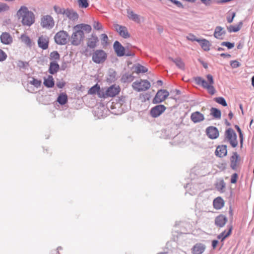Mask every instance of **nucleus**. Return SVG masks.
Wrapping results in <instances>:
<instances>
[{"label": "nucleus", "instance_id": "f257e3e1", "mask_svg": "<svg viewBox=\"0 0 254 254\" xmlns=\"http://www.w3.org/2000/svg\"><path fill=\"white\" fill-rule=\"evenodd\" d=\"M17 16L23 25L30 26L35 22V15L33 12L29 11L25 6H22L17 11Z\"/></svg>", "mask_w": 254, "mask_h": 254}, {"label": "nucleus", "instance_id": "f03ea898", "mask_svg": "<svg viewBox=\"0 0 254 254\" xmlns=\"http://www.w3.org/2000/svg\"><path fill=\"white\" fill-rule=\"evenodd\" d=\"M206 77L207 81L201 77H195L194 80L196 84L201 85L206 89L209 94L213 95L215 93V89L213 86L214 83L213 77L211 74H208Z\"/></svg>", "mask_w": 254, "mask_h": 254}, {"label": "nucleus", "instance_id": "7ed1b4c3", "mask_svg": "<svg viewBox=\"0 0 254 254\" xmlns=\"http://www.w3.org/2000/svg\"><path fill=\"white\" fill-rule=\"evenodd\" d=\"M79 26H74L73 32L69 39L71 44L78 46L81 44L84 38V34L82 30H80Z\"/></svg>", "mask_w": 254, "mask_h": 254}, {"label": "nucleus", "instance_id": "20e7f679", "mask_svg": "<svg viewBox=\"0 0 254 254\" xmlns=\"http://www.w3.org/2000/svg\"><path fill=\"white\" fill-rule=\"evenodd\" d=\"M151 86L150 83L146 79H138L132 84V88L137 92L145 91Z\"/></svg>", "mask_w": 254, "mask_h": 254}, {"label": "nucleus", "instance_id": "39448f33", "mask_svg": "<svg viewBox=\"0 0 254 254\" xmlns=\"http://www.w3.org/2000/svg\"><path fill=\"white\" fill-rule=\"evenodd\" d=\"M121 91L120 86L116 84L112 85L108 88L105 93H99V97L106 98L108 97H114L119 94Z\"/></svg>", "mask_w": 254, "mask_h": 254}, {"label": "nucleus", "instance_id": "423d86ee", "mask_svg": "<svg viewBox=\"0 0 254 254\" xmlns=\"http://www.w3.org/2000/svg\"><path fill=\"white\" fill-rule=\"evenodd\" d=\"M225 141L229 142L233 147H236L238 145L237 134L232 128H229L225 131Z\"/></svg>", "mask_w": 254, "mask_h": 254}, {"label": "nucleus", "instance_id": "0eeeda50", "mask_svg": "<svg viewBox=\"0 0 254 254\" xmlns=\"http://www.w3.org/2000/svg\"><path fill=\"white\" fill-rule=\"evenodd\" d=\"M107 58V54L103 50H96L92 54V61L96 64H102L105 62Z\"/></svg>", "mask_w": 254, "mask_h": 254}, {"label": "nucleus", "instance_id": "6e6552de", "mask_svg": "<svg viewBox=\"0 0 254 254\" xmlns=\"http://www.w3.org/2000/svg\"><path fill=\"white\" fill-rule=\"evenodd\" d=\"M169 96V93L165 89L159 90L154 98L152 102L153 104H158L164 101Z\"/></svg>", "mask_w": 254, "mask_h": 254}, {"label": "nucleus", "instance_id": "1a4fd4ad", "mask_svg": "<svg viewBox=\"0 0 254 254\" xmlns=\"http://www.w3.org/2000/svg\"><path fill=\"white\" fill-rule=\"evenodd\" d=\"M54 39L57 44L64 45L66 44L69 38L68 33L66 31L62 30L56 34Z\"/></svg>", "mask_w": 254, "mask_h": 254}, {"label": "nucleus", "instance_id": "9d476101", "mask_svg": "<svg viewBox=\"0 0 254 254\" xmlns=\"http://www.w3.org/2000/svg\"><path fill=\"white\" fill-rule=\"evenodd\" d=\"M55 25L53 18L49 15L43 16L41 19V25L46 29H51Z\"/></svg>", "mask_w": 254, "mask_h": 254}, {"label": "nucleus", "instance_id": "9b49d317", "mask_svg": "<svg viewBox=\"0 0 254 254\" xmlns=\"http://www.w3.org/2000/svg\"><path fill=\"white\" fill-rule=\"evenodd\" d=\"M166 109V107L163 105H158L154 106L150 111V114L153 118H157L163 113Z\"/></svg>", "mask_w": 254, "mask_h": 254}, {"label": "nucleus", "instance_id": "f8f14e48", "mask_svg": "<svg viewBox=\"0 0 254 254\" xmlns=\"http://www.w3.org/2000/svg\"><path fill=\"white\" fill-rule=\"evenodd\" d=\"M114 27L119 35L122 37L124 38H127L129 37L130 35L126 27L120 25L117 23H114Z\"/></svg>", "mask_w": 254, "mask_h": 254}, {"label": "nucleus", "instance_id": "ddd939ff", "mask_svg": "<svg viewBox=\"0 0 254 254\" xmlns=\"http://www.w3.org/2000/svg\"><path fill=\"white\" fill-rule=\"evenodd\" d=\"M49 38L46 35H41L38 40V46L43 50H46L49 46Z\"/></svg>", "mask_w": 254, "mask_h": 254}, {"label": "nucleus", "instance_id": "4468645a", "mask_svg": "<svg viewBox=\"0 0 254 254\" xmlns=\"http://www.w3.org/2000/svg\"><path fill=\"white\" fill-rule=\"evenodd\" d=\"M206 132L208 136L212 139H216L218 137L219 133L216 127H209L206 128Z\"/></svg>", "mask_w": 254, "mask_h": 254}, {"label": "nucleus", "instance_id": "2eb2a0df", "mask_svg": "<svg viewBox=\"0 0 254 254\" xmlns=\"http://www.w3.org/2000/svg\"><path fill=\"white\" fill-rule=\"evenodd\" d=\"M127 18L134 22L140 23L141 22V17L140 15L135 13L132 10L127 9Z\"/></svg>", "mask_w": 254, "mask_h": 254}, {"label": "nucleus", "instance_id": "dca6fc26", "mask_svg": "<svg viewBox=\"0 0 254 254\" xmlns=\"http://www.w3.org/2000/svg\"><path fill=\"white\" fill-rule=\"evenodd\" d=\"M215 155L218 157L222 158L227 154V148L226 145H218L215 151Z\"/></svg>", "mask_w": 254, "mask_h": 254}, {"label": "nucleus", "instance_id": "f3484780", "mask_svg": "<svg viewBox=\"0 0 254 254\" xmlns=\"http://www.w3.org/2000/svg\"><path fill=\"white\" fill-rule=\"evenodd\" d=\"M240 161V156L236 152L233 153L232 156L230 158V165L231 167L233 170H236L239 162Z\"/></svg>", "mask_w": 254, "mask_h": 254}, {"label": "nucleus", "instance_id": "a211bd4d", "mask_svg": "<svg viewBox=\"0 0 254 254\" xmlns=\"http://www.w3.org/2000/svg\"><path fill=\"white\" fill-rule=\"evenodd\" d=\"M1 42L5 45L12 43L13 39L11 36L7 32H3L0 37Z\"/></svg>", "mask_w": 254, "mask_h": 254}, {"label": "nucleus", "instance_id": "6ab92c4d", "mask_svg": "<svg viewBox=\"0 0 254 254\" xmlns=\"http://www.w3.org/2000/svg\"><path fill=\"white\" fill-rule=\"evenodd\" d=\"M114 48L118 56L122 57L125 55V48L119 42L116 41L114 43Z\"/></svg>", "mask_w": 254, "mask_h": 254}, {"label": "nucleus", "instance_id": "aec40b11", "mask_svg": "<svg viewBox=\"0 0 254 254\" xmlns=\"http://www.w3.org/2000/svg\"><path fill=\"white\" fill-rule=\"evenodd\" d=\"M227 222V217L223 215H219L215 220V225L219 227H223Z\"/></svg>", "mask_w": 254, "mask_h": 254}, {"label": "nucleus", "instance_id": "412c9836", "mask_svg": "<svg viewBox=\"0 0 254 254\" xmlns=\"http://www.w3.org/2000/svg\"><path fill=\"white\" fill-rule=\"evenodd\" d=\"M190 119L193 123H196L203 121L204 117L202 114L197 111L191 114Z\"/></svg>", "mask_w": 254, "mask_h": 254}, {"label": "nucleus", "instance_id": "4be33fe9", "mask_svg": "<svg viewBox=\"0 0 254 254\" xmlns=\"http://www.w3.org/2000/svg\"><path fill=\"white\" fill-rule=\"evenodd\" d=\"M99 41L98 37L95 35H91L87 41V45L90 48H95Z\"/></svg>", "mask_w": 254, "mask_h": 254}, {"label": "nucleus", "instance_id": "5701e85b", "mask_svg": "<svg viewBox=\"0 0 254 254\" xmlns=\"http://www.w3.org/2000/svg\"><path fill=\"white\" fill-rule=\"evenodd\" d=\"M205 249V246L201 244H195L192 249L193 254H202Z\"/></svg>", "mask_w": 254, "mask_h": 254}, {"label": "nucleus", "instance_id": "b1692460", "mask_svg": "<svg viewBox=\"0 0 254 254\" xmlns=\"http://www.w3.org/2000/svg\"><path fill=\"white\" fill-rule=\"evenodd\" d=\"M224 201L221 197H217L214 199L213 205L216 209H220L224 205Z\"/></svg>", "mask_w": 254, "mask_h": 254}, {"label": "nucleus", "instance_id": "393cba45", "mask_svg": "<svg viewBox=\"0 0 254 254\" xmlns=\"http://www.w3.org/2000/svg\"><path fill=\"white\" fill-rule=\"evenodd\" d=\"M64 15L69 19L74 20L78 18V15L76 12L74 11L73 10L66 9H65Z\"/></svg>", "mask_w": 254, "mask_h": 254}, {"label": "nucleus", "instance_id": "a878e982", "mask_svg": "<svg viewBox=\"0 0 254 254\" xmlns=\"http://www.w3.org/2000/svg\"><path fill=\"white\" fill-rule=\"evenodd\" d=\"M197 42L199 43L201 48L204 51H209L210 50V47L211 44L209 41L206 39H199L197 40Z\"/></svg>", "mask_w": 254, "mask_h": 254}, {"label": "nucleus", "instance_id": "bb28decb", "mask_svg": "<svg viewBox=\"0 0 254 254\" xmlns=\"http://www.w3.org/2000/svg\"><path fill=\"white\" fill-rule=\"evenodd\" d=\"M215 188L220 192H223L226 187V184L224 180L221 179L218 180L215 184Z\"/></svg>", "mask_w": 254, "mask_h": 254}, {"label": "nucleus", "instance_id": "cd10ccee", "mask_svg": "<svg viewBox=\"0 0 254 254\" xmlns=\"http://www.w3.org/2000/svg\"><path fill=\"white\" fill-rule=\"evenodd\" d=\"M59 68V65L56 62H52L50 63L49 71L51 74H54L58 71Z\"/></svg>", "mask_w": 254, "mask_h": 254}, {"label": "nucleus", "instance_id": "c85d7f7f", "mask_svg": "<svg viewBox=\"0 0 254 254\" xmlns=\"http://www.w3.org/2000/svg\"><path fill=\"white\" fill-rule=\"evenodd\" d=\"M28 83L33 85L35 88H39L42 84V81L40 80L35 78L33 77H29L28 78Z\"/></svg>", "mask_w": 254, "mask_h": 254}, {"label": "nucleus", "instance_id": "c756f323", "mask_svg": "<svg viewBox=\"0 0 254 254\" xmlns=\"http://www.w3.org/2000/svg\"><path fill=\"white\" fill-rule=\"evenodd\" d=\"M225 33L223 28L220 26L216 27L215 32L214 33V36L217 39H222V36Z\"/></svg>", "mask_w": 254, "mask_h": 254}, {"label": "nucleus", "instance_id": "7c9ffc66", "mask_svg": "<svg viewBox=\"0 0 254 254\" xmlns=\"http://www.w3.org/2000/svg\"><path fill=\"white\" fill-rule=\"evenodd\" d=\"M44 85L48 88H52L54 86L55 83L52 76L49 75L47 78H44Z\"/></svg>", "mask_w": 254, "mask_h": 254}, {"label": "nucleus", "instance_id": "2f4dec72", "mask_svg": "<svg viewBox=\"0 0 254 254\" xmlns=\"http://www.w3.org/2000/svg\"><path fill=\"white\" fill-rule=\"evenodd\" d=\"M243 22L241 21L239 22L238 25H230L227 27L228 31L231 32H237L239 31L242 28L243 26Z\"/></svg>", "mask_w": 254, "mask_h": 254}, {"label": "nucleus", "instance_id": "473e14b6", "mask_svg": "<svg viewBox=\"0 0 254 254\" xmlns=\"http://www.w3.org/2000/svg\"><path fill=\"white\" fill-rule=\"evenodd\" d=\"M169 60L174 62L179 68L181 69H184L185 64L181 58H177L175 59H174L170 57L169 58Z\"/></svg>", "mask_w": 254, "mask_h": 254}, {"label": "nucleus", "instance_id": "72a5a7b5", "mask_svg": "<svg viewBox=\"0 0 254 254\" xmlns=\"http://www.w3.org/2000/svg\"><path fill=\"white\" fill-rule=\"evenodd\" d=\"M58 103L62 105L65 104L67 102V96L65 93H61L57 99Z\"/></svg>", "mask_w": 254, "mask_h": 254}, {"label": "nucleus", "instance_id": "f704fd0d", "mask_svg": "<svg viewBox=\"0 0 254 254\" xmlns=\"http://www.w3.org/2000/svg\"><path fill=\"white\" fill-rule=\"evenodd\" d=\"M100 90V86L98 84H96L89 89V90L88 91V94L90 95H94L97 93L99 96V93H101Z\"/></svg>", "mask_w": 254, "mask_h": 254}, {"label": "nucleus", "instance_id": "c9c22d12", "mask_svg": "<svg viewBox=\"0 0 254 254\" xmlns=\"http://www.w3.org/2000/svg\"><path fill=\"white\" fill-rule=\"evenodd\" d=\"M20 39L21 41L24 43L25 45H26L28 47H31L32 45V40L26 35L23 34L21 35Z\"/></svg>", "mask_w": 254, "mask_h": 254}, {"label": "nucleus", "instance_id": "e433bc0d", "mask_svg": "<svg viewBox=\"0 0 254 254\" xmlns=\"http://www.w3.org/2000/svg\"><path fill=\"white\" fill-rule=\"evenodd\" d=\"M134 70L135 72L138 74L140 73L146 72L148 70L147 68L146 67L140 64H137L134 66Z\"/></svg>", "mask_w": 254, "mask_h": 254}, {"label": "nucleus", "instance_id": "4c0bfd02", "mask_svg": "<svg viewBox=\"0 0 254 254\" xmlns=\"http://www.w3.org/2000/svg\"><path fill=\"white\" fill-rule=\"evenodd\" d=\"M232 228V227H230L229 229V230L227 232H226V231H224L222 233H221L220 234H219L217 238L218 239H221V241H223L226 238L228 237L230 234H231Z\"/></svg>", "mask_w": 254, "mask_h": 254}, {"label": "nucleus", "instance_id": "58836bf2", "mask_svg": "<svg viewBox=\"0 0 254 254\" xmlns=\"http://www.w3.org/2000/svg\"><path fill=\"white\" fill-rule=\"evenodd\" d=\"M75 26H79L80 30H84L87 33H89L91 31V27L88 24H81L76 25Z\"/></svg>", "mask_w": 254, "mask_h": 254}, {"label": "nucleus", "instance_id": "ea45409f", "mask_svg": "<svg viewBox=\"0 0 254 254\" xmlns=\"http://www.w3.org/2000/svg\"><path fill=\"white\" fill-rule=\"evenodd\" d=\"M211 114L216 118H220L221 117V112L216 108H212L211 110Z\"/></svg>", "mask_w": 254, "mask_h": 254}, {"label": "nucleus", "instance_id": "a19ab883", "mask_svg": "<svg viewBox=\"0 0 254 254\" xmlns=\"http://www.w3.org/2000/svg\"><path fill=\"white\" fill-rule=\"evenodd\" d=\"M214 101L217 103L222 105V106L226 107L227 106V104L223 97H217L214 98Z\"/></svg>", "mask_w": 254, "mask_h": 254}, {"label": "nucleus", "instance_id": "79ce46f5", "mask_svg": "<svg viewBox=\"0 0 254 254\" xmlns=\"http://www.w3.org/2000/svg\"><path fill=\"white\" fill-rule=\"evenodd\" d=\"M78 5L81 8H87L89 6L87 0H78Z\"/></svg>", "mask_w": 254, "mask_h": 254}, {"label": "nucleus", "instance_id": "37998d69", "mask_svg": "<svg viewBox=\"0 0 254 254\" xmlns=\"http://www.w3.org/2000/svg\"><path fill=\"white\" fill-rule=\"evenodd\" d=\"M51 60H59L60 59V55L57 51H54L50 55Z\"/></svg>", "mask_w": 254, "mask_h": 254}, {"label": "nucleus", "instance_id": "c03bdc74", "mask_svg": "<svg viewBox=\"0 0 254 254\" xmlns=\"http://www.w3.org/2000/svg\"><path fill=\"white\" fill-rule=\"evenodd\" d=\"M93 28L97 30H102L103 27L99 21H94L93 24Z\"/></svg>", "mask_w": 254, "mask_h": 254}, {"label": "nucleus", "instance_id": "a18cd8bd", "mask_svg": "<svg viewBox=\"0 0 254 254\" xmlns=\"http://www.w3.org/2000/svg\"><path fill=\"white\" fill-rule=\"evenodd\" d=\"M54 9L55 11L56 12V13L58 14H64L65 11V9L64 8H62L58 6L55 5L54 6Z\"/></svg>", "mask_w": 254, "mask_h": 254}, {"label": "nucleus", "instance_id": "49530a36", "mask_svg": "<svg viewBox=\"0 0 254 254\" xmlns=\"http://www.w3.org/2000/svg\"><path fill=\"white\" fill-rule=\"evenodd\" d=\"M9 9V7L7 4L0 2V12L7 11Z\"/></svg>", "mask_w": 254, "mask_h": 254}, {"label": "nucleus", "instance_id": "de8ad7c7", "mask_svg": "<svg viewBox=\"0 0 254 254\" xmlns=\"http://www.w3.org/2000/svg\"><path fill=\"white\" fill-rule=\"evenodd\" d=\"M101 42L103 46H106L108 44V37L105 34H102L101 35Z\"/></svg>", "mask_w": 254, "mask_h": 254}, {"label": "nucleus", "instance_id": "09e8293b", "mask_svg": "<svg viewBox=\"0 0 254 254\" xmlns=\"http://www.w3.org/2000/svg\"><path fill=\"white\" fill-rule=\"evenodd\" d=\"M7 58V55L1 49H0V62L4 61Z\"/></svg>", "mask_w": 254, "mask_h": 254}, {"label": "nucleus", "instance_id": "8fccbe9b", "mask_svg": "<svg viewBox=\"0 0 254 254\" xmlns=\"http://www.w3.org/2000/svg\"><path fill=\"white\" fill-rule=\"evenodd\" d=\"M238 178V175L237 173L233 174L231 176V183L232 184L236 183L237 182Z\"/></svg>", "mask_w": 254, "mask_h": 254}, {"label": "nucleus", "instance_id": "3c124183", "mask_svg": "<svg viewBox=\"0 0 254 254\" xmlns=\"http://www.w3.org/2000/svg\"><path fill=\"white\" fill-rule=\"evenodd\" d=\"M221 45L222 46H226L228 49H232L234 47V43H231L229 42H223L222 43Z\"/></svg>", "mask_w": 254, "mask_h": 254}, {"label": "nucleus", "instance_id": "603ef678", "mask_svg": "<svg viewBox=\"0 0 254 254\" xmlns=\"http://www.w3.org/2000/svg\"><path fill=\"white\" fill-rule=\"evenodd\" d=\"M240 64L237 61H232L231 62V65L233 68H237L240 66Z\"/></svg>", "mask_w": 254, "mask_h": 254}, {"label": "nucleus", "instance_id": "864d4df0", "mask_svg": "<svg viewBox=\"0 0 254 254\" xmlns=\"http://www.w3.org/2000/svg\"><path fill=\"white\" fill-rule=\"evenodd\" d=\"M187 39H188L189 40L191 41H197V40H199L198 39H197L196 38V37L193 34H189L187 37Z\"/></svg>", "mask_w": 254, "mask_h": 254}, {"label": "nucleus", "instance_id": "5fc2aeb1", "mask_svg": "<svg viewBox=\"0 0 254 254\" xmlns=\"http://www.w3.org/2000/svg\"><path fill=\"white\" fill-rule=\"evenodd\" d=\"M235 15H236L235 12H233L232 15L231 17H227V20L228 22L229 23H232L233 22V19H234V17H235Z\"/></svg>", "mask_w": 254, "mask_h": 254}, {"label": "nucleus", "instance_id": "6e6d98bb", "mask_svg": "<svg viewBox=\"0 0 254 254\" xmlns=\"http://www.w3.org/2000/svg\"><path fill=\"white\" fill-rule=\"evenodd\" d=\"M64 85H65V83L63 81H59V82H58L57 83V87L60 88H63L64 86Z\"/></svg>", "mask_w": 254, "mask_h": 254}, {"label": "nucleus", "instance_id": "4d7b16f0", "mask_svg": "<svg viewBox=\"0 0 254 254\" xmlns=\"http://www.w3.org/2000/svg\"><path fill=\"white\" fill-rule=\"evenodd\" d=\"M218 244V241L217 240H213L212 242V246L213 249H215L217 245Z\"/></svg>", "mask_w": 254, "mask_h": 254}, {"label": "nucleus", "instance_id": "13d9d810", "mask_svg": "<svg viewBox=\"0 0 254 254\" xmlns=\"http://www.w3.org/2000/svg\"><path fill=\"white\" fill-rule=\"evenodd\" d=\"M201 1L205 5H209L211 3V0H201Z\"/></svg>", "mask_w": 254, "mask_h": 254}, {"label": "nucleus", "instance_id": "bf43d9fd", "mask_svg": "<svg viewBox=\"0 0 254 254\" xmlns=\"http://www.w3.org/2000/svg\"><path fill=\"white\" fill-rule=\"evenodd\" d=\"M147 96H148L147 94H141L140 95V98L142 99L143 98V101H145V99H146V97Z\"/></svg>", "mask_w": 254, "mask_h": 254}, {"label": "nucleus", "instance_id": "052dcab7", "mask_svg": "<svg viewBox=\"0 0 254 254\" xmlns=\"http://www.w3.org/2000/svg\"><path fill=\"white\" fill-rule=\"evenodd\" d=\"M169 0L172 1V2L174 3L175 4L178 5H179L181 4L180 2H179V1H177V0Z\"/></svg>", "mask_w": 254, "mask_h": 254}, {"label": "nucleus", "instance_id": "680f3d73", "mask_svg": "<svg viewBox=\"0 0 254 254\" xmlns=\"http://www.w3.org/2000/svg\"><path fill=\"white\" fill-rule=\"evenodd\" d=\"M236 128L237 129L238 131L239 132L240 136L241 137L242 136V133L240 128L238 126H236Z\"/></svg>", "mask_w": 254, "mask_h": 254}, {"label": "nucleus", "instance_id": "e2e57ef3", "mask_svg": "<svg viewBox=\"0 0 254 254\" xmlns=\"http://www.w3.org/2000/svg\"><path fill=\"white\" fill-rule=\"evenodd\" d=\"M220 56L223 57H231V55L230 54H224V53L221 54L220 55Z\"/></svg>", "mask_w": 254, "mask_h": 254}, {"label": "nucleus", "instance_id": "0e129e2a", "mask_svg": "<svg viewBox=\"0 0 254 254\" xmlns=\"http://www.w3.org/2000/svg\"><path fill=\"white\" fill-rule=\"evenodd\" d=\"M228 116L230 118V119H232L233 117V114L232 113V112H230L229 114H228Z\"/></svg>", "mask_w": 254, "mask_h": 254}, {"label": "nucleus", "instance_id": "69168bd1", "mask_svg": "<svg viewBox=\"0 0 254 254\" xmlns=\"http://www.w3.org/2000/svg\"><path fill=\"white\" fill-rule=\"evenodd\" d=\"M252 84L253 86L254 87V76L252 78Z\"/></svg>", "mask_w": 254, "mask_h": 254}, {"label": "nucleus", "instance_id": "338daca9", "mask_svg": "<svg viewBox=\"0 0 254 254\" xmlns=\"http://www.w3.org/2000/svg\"><path fill=\"white\" fill-rule=\"evenodd\" d=\"M157 82H158L159 84H160L161 85H162V84H163V82H162V81L161 80H158Z\"/></svg>", "mask_w": 254, "mask_h": 254}, {"label": "nucleus", "instance_id": "774afa93", "mask_svg": "<svg viewBox=\"0 0 254 254\" xmlns=\"http://www.w3.org/2000/svg\"><path fill=\"white\" fill-rule=\"evenodd\" d=\"M27 90L30 92H33V91L29 88L28 86H27Z\"/></svg>", "mask_w": 254, "mask_h": 254}]
</instances>
